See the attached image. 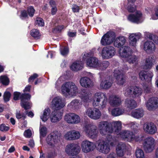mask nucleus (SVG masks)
<instances>
[{
    "label": "nucleus",
    "mask_w": 158,
    "mask_h": 158,
    "mask_svg": "<svg viewBox=\"0 0 158 158\" xmlns=\"http://www.w3.org/2000/svg\"><path fill=\"white\" fill-rule=\"evenodd\" d=\"M61 93L66 97L76 96L78 93V88L75 84L68 81L64 83L61 86Z\"/></svg>",
    "instance_id": "obj_1"
},
{
    "label": "nucleus",
    "mask_w": 158,
    "mask_h": 158,
    "mask_svg": "<svg viewBox=\"0 0 158 158\" xmlns=\"http://www.w3.org/2000/svg\"><path fill=\"white\" fill-rule=\"evenodd\" d=\"M118 136L123 140L130 142L133 141L140 142L143 138V135H135L133 131L128 130L122 131Z\"/></svg>",
    "instance_id": "obj_2"
},
{
    "label": "nucleus",
    "mask_w": 158,
    "mask_h": 158,
    "mask_svg": "<svg viewBox=\"0 0 158 158\" xmlns=\"http://www.w3.org/2000/svg\"><path fill=\"white\" fill-rule=\"evenodd\" d=\"M107 98L106 94L98 92L94 95L92 99V104L94 106H98L103 109L106 107L107 104Z\"/></svg>",
    "instance_id": "obj_3"
},
{
    "label": "nucleus",
    "mask_w": 158,
    "mask_h": 158,
    "mask_svg": "<svg viewBox=\"0 0 158 158\" xmlns=\"http://www.w3.org/2000/svg\"><path fill=\"white\" fill-rule=\"evenodd\" d=\"M83 128L86 135L88 137L92 139L97 138L99 132L96 125L86 122L85 123Z\"/></svg>",
    "instance_id": "obj_4"
},
{
    "label": "nucleus",
    "mask_w": 158,
    "mask_h": 158,
    "mask_svg": "<svg viewBox=\"0 0 158 158\" xmlns=\"http://www.w3.org/2000/svg\"><path fill=\"white\" fill-rule=\"evenodd\" d=\"M20 96L21 100V105L25 110L29 109L31 106V103L27 100L30 99L31 96L28 94L24 93L21 94L17 92H15L14 93V99L17 100L19 99Z\"/></svg>",
    "instance_id": "obj_5"
},
{
    "label": "nucleus",
    "mask_w": 158,
    "mask_h": 158,
    "mask_svg": "<svg viewBox=\"0 0 158 158\" xmlns=\"http://www.w3.org/2000/svg\"><path fill=\"white\" fill-rule=\"evenodd\" d=\"M128 70V68L126 66L123 69V70L119 68H118L114 70V75L116 79V82L118 85H122L125 82V80L124 78L123 75Z\"/></svg>",
    "instance_id": "obj_6"
},
{
    "label": "nucleus",
    "mask_w": 158,
    "mask_h": 158,
    "mask_svg": "<svg viewBox=\"0 0 158 158\" xmlns=\"http://www.w3.org/2000/svg\"><path fill=\"white\" fill-rule=\"evenodd\" d=\"M99 132L102 136L106 135L108 133H111L112 129L110 127V123L106 121L100 122L98 126Z\"/></svg>",
    "instance_id": "obj_7"
},
{
    "label": "nucleus",
    "mask_w": 158,
    "mask_h": 158,
    "mask_svg": "<svg viewBox=\"0 0 158 158\" xmlns=\"http://www.w3.org/2000/svg\"><path fill=\"white\" fill-rule=\"evenodd\" d=\"M81 148L76 144L71 143L67 145L65 148V152L69 156H74L78 155L80 152Z\"/></svg>",
    "instance_id": "obj_8"
},
{
    "label": "nucleus",
    "mask_w": 158,
    "mask_h": 158,
    "mask_svg": "<svg viewBox=\"0 0 158 158\" xmlns=\"http://www.w3.org/2000/svg\"><path fill=\"white\" fill-rule=\"evenodd\" d=\"M143 145V149L146 152H151L154 149L155 140L152 137H148L144 139Z\"/></svg>",
    "instance_id": "obj_9"
},
{
    "label": "nucleus",
    "mask_w": 158,
    "mask_h": 158,
    "mask_svg": "<svg viewBox=\"0 0 158 158\" xmlns=\"http://www.w3.org/2000/svg\"><path fill=\"white\" fill-rule=\"evenodd\" d=\"M65 105V100L61 97L58 96L55 97L52 99L51 106L55 110H59L63 108Z\"/></svg>",
    "instance_id": "obj_10"
},
{
    "label": "nucleus",
    "mask_w": 158,
    "mask_h": 158,
    "mask_svg": "<svg viewBox=\"0 0 158 158\" xmlns=\"http://www.w3.org/2000/svg\"><path fill=\"white\" fill-rule=\"evenodd\" d=\"M116 53L115 48L113 46H108L104 47L101 52L103 59H109L112 58Z\"/></svg>",
    "instance_id": "obj_11"
},
{
    "label": "nucleus",
    "mask_w": 158,
    "mask_h": 158,
    "mask_svg": "<svg viewBox=\"0 0 158 158\" xmlns=\"http://www.w3.org/2000/svg\"><path fill=\"white\" fill-rule=\"evenodd\" d=\"M64 120L67 123L71 124H77L81 122L80 117L73 113L66 114L64 116Z\"/></svg>",
    "instance_id": "obj_12"
},
{
    "label": "nucleus",
    "mask_w": 158,
    "mask_h": 158,
    "mask_svg": "<svg viewBox=\"0 0 158 158\" xmlns=\"http://www.w3.org/2000/svg\"><path fill=\"white\" fill-rule=\"evenodd\" d=\"M95 147L99 152L105 154L108 153L110 151L109 144L103 140H98L96 143Z\"/></svg>",
    "instance_id": "obj_13"
},
{
    "label": "nucleus",
    "mask_w": 158,
    "mask_h": 158,
    "mask_svg": "<svg viewBox=\"0 0 158 158\" xmlns=\"http://www.w3.org/2000/svg\"><path fill=\"white\" fill-rule=\"evenodd\" d=\"M85 114L91 118L95 120L99 119L102 115L101 111L98 109L93 108H87Z\"/></svg>",
    "instance_id": "obj_14"
},
{
    "label": "nucleus",
    "mask_w": 158,
    "mask_h": 158,
    "mask_svg": "<svg viewBox=\"0 0 158 158\" xmlns=\"http://www.w3.org/2000/svg\"><path fill=\"white\" fill-rule=\"evenodd\" d=\"M60 135V134L57 131L52 132L46 138L47 143L51 146L54 145L59 141Z\"/></svg>",
    "instance_id": "obj_15"
},
{
    "label": "nucleus",
    "mask_w": 158,
    "mask_h": 158,
    "mask_svg": "<svg viewBox=\"0 0 158 158\" xmlns=\"http://www.w3.org/2000/svg\"><path fill=\"white\" fill-rule=\"evenodd\" d=\"M144 131L148 134L153 135L156 133L157 128L154 123L151 122H147L144 123L143 125Z\"/></svg>",
    "instance_id": "obj_16"
},
{
    "label": "nucleus",
    "mask_w": 158,
    "mask_h": 158,
    "mask_svg": "<svg viewBox=\"0 0 158 158\" xmlns=\"http://www.w3.org/2000/svg\"><path fill=\"white\" fill-rule=\"evenodd\" d=\"M113 33L110 32H107L102 37L100 43L103 46L109 45L112 44L114 40V37L113 35Z\"/></svg>",
    "instance_id": "obj_17"
},
{
    "label": "nucleus",
    "mask_w": 158,
    "mask_h": 158,
    "mask_svg": "<svg viewBox=\"0 0 158 158\" xmlns=\"http://www.w3.org/2000/svg\"><path fill=\"white\" fill-rule=\"evenodd\" d=\"M144 19L142 13L139 11H137L134 14H131L128 17V19L129 21L136 23H141Z\"/></svg>",
    "instance_id": "obj_18"
},
{
    "label": "nucleus",
    "mask_w": 158,
    "mask_h": 158,
    "mask_svg": "<svg viewBox=\"0 0 158 158\" xmlns=\"http://www.w3.org/2000/svg\"><path fill=\"white\" fill-rule=\"evenodd\" d=\"M96 143L86 140L83 141L81 143V148L82 151L87 153L94 150L95 147Z\"/></svg>",
    "instance_id": "obj_19"
},
{
    "label": "nucleus",
    "mask_w": 158,
    "mask_h": 158,
    "mask_svg": "<svg viewBox=\"0 0 158 158\" xmlns=\"http://www.w3.org/2000/svg\"><path fill=\"white\" fill-rule=\"evenodd\" d=\"M80 97L84 103L89 102L92 100V94L89 90L84 89H81L79 92Z\"/></svg>",
    "instance_id": "obj_20"
},
{
    "label": "nucleus",
    "mask_w": 158,
    "mask_h": 158,
    "mask_svg": "<svg viewBox=\"0 0 158 158\" xmlns=\"http://www.w3.org/2000/svg\"><path fill=\"white\" fill-rule=\"evenodd\" d=\"M142 47L144 51L148 54L154 53L156 49L155 44L150 40H147L144 42Z\"/></svg>",
    "instance_id": "obj_21"
},
{
    "label": "nucleus",
    "mask_w": 158,
    "mask_h": 158,
    "mask_svg": "<svg viewBox=\"0 0 158 158\" xmlns=\"http://www.w3.org/2000/svg\"><path fill=\"white\" fill-rule=\"evenodd\" d=\"M109 102L110 105L113 107L120 106L122 103L121 97L118 95L112 94L109 97Z\"/></svg>",
    "instance_id": "obj_22"
},
{
    "label": "nucleus",
    "mask_w": 158,
    "mask_h": 158,
    "mask_svg": "<svg viewBox=\"0 0 158 158\" xmlns=\"http://www.w3.org/2000/svg\"><path fill=\"white\" fill-rule=\"evenodd\" d=\"M139 77L141 80L145 81L148 82H151L154 76L153 72L151 71L148 72L142 70L139 74Z\"/></svg>",
    "instance_id": "obj_23"
},
{
    "label": "nucleus",
    "mask_w": 158,
    "mask_h": 158,
    "mask_svg": "<svg viewBox=\"0 0 158 158\" xmlns=\"http://www.w3.org/2000/svg\"><path fill=\"white\" fill-rule=\"evenodd\" d=\"M141 34L138 32L129 34V43L130 46L135 47L137 45V42L141 37Z\"/></svg>",
    "instance_id": "obj_24"
},
{
    "label": "nucleus",
    "mask_w": 158,
    "mask_h": 158,
    "mask_svg": "<svg viewBox=\"0 0 158 158\" xmlns=\"http://www.w3.org/2000/svg\"><path fill=\"white\" fill-rule=\"evenodd\" d=\"M80 137L79 131L72 130L66 132L64 135V138L69 140H73L78 139Z\"/></svg>",
    "instance_id": "obj_25"
},
{
    "label": "nucleus",
    "mask_w": 158,
    "mask_h": 158,
    "mask_svg": "<svg viewBox=\"0 0 158 158\" xmlns=\"http://www.w3.org/2000/svg\"><path fill=\"white\" fill-rule=\"evenodd\" d=\"M146 107L149 110H152L158 107V98L152 97L150 98L146 103Z\"/></svg>",
    "instance_id": "obj_26"
},
{
    "label": "nucleus",
    "mask_w": 158,
    "mask_h": 158,
    "mask_svg": "<svg viewBox=\"0 0 158 158\" xmlns=\"http://www.w3.org/2000/svg\"><path fill=\"white\" fill-rule=\"evenodd\" d=\"M110 127L112 129L111 133L114 132L118 135L121 131L122 123L121 121H113L110 123Z\"/></svg>",
    "instance_id": "obj_27"
},
{
    "label": "nucleus",
    "mask_w": 158,
    "mask_h": 158,
    "mask_svg": "<svg viewBox=\"0 0 158 158\" xmlns=\"http://www.w3.org/2000/svg\"><path fill=\"white\" fill-rule=\"evenodd\" d=\"M80 85L86 88H91L94 85L93 81L87 77H82L80 80Z\"/></svg>",
    "instance_id": "obj_28"
},
{
    "label": "nucleus",
    "mask_w": 158,
    "mask_h": 158,
    "mask_svg": "<svg viewBox=\"0 0 158 158\" xmlns=\"http://www.w3.org/2000/svg\"><path fill=\"white\" fill-rule=\"evenodd\" d=\"M155 60L153 56H149L144 60L143 68L145 70H149L152 67Z\"/></svg>",
    "instance_id": "obj_29"
},
{
    "label": "nucleus",
    "mask_w": 158,
    "mask_h": 158,
    "mask_svg": "<svg viewBox=\"0 0 158 158\" xmlns=\"http://www.w3.org/2000/svg\"><path fill=\"white\" fill-rule=\"evenodd\" d=\"M63 115L62 112L60 110H54L51 114L50 119L52 123H56L60 121Z\"/></svg>",
    "instance_id": "obj_30"
},
{
    "label": "nucleus",
    "mask_w": 158,
    "mask_h": 158,
    "mask_svg": "<svg viewBox=\"0 0 158 158\" xmlns=\"http://www.w3.org/2000/svg\"><path fill=\"white\" fill-rule=\"evenodd\" d=\"M99 61L95 57H90L86 60V64L90 68L97 69Z\"/></svg>",
    "instance_id": "obj_31"
},
{
    "label": "nucleus",
    "mask_w": 158,
    "mask_h": 158,
    "mask_svg": "<svg viewBox=\"0 0 158 158\" xmlns=\"http://www.w3.org/2000/svg\"><path fill=\"white\" fill-rule=\"evenodd\" d=\"M131 52L130 47L128 46H124L120 49L119 54L121 57L125 59L131 54Z\"/></svg>",
    "instance_id": "obj_32"
},
{
    "label": "nucleus",
    "mask_w": 158,
    "mask_h": 158,
    "mask_svg": "<svg viewBox=\"0 0 158 158\" xmlns=\"http://www.w3.org/2000/svg\"><path fill=\"white\" fill-rule=\"evenodd\" d=\"M113 83V81L110 78L102 79L100 83V87L101 89H109L112 86Z\"/></svg>",
    "instance_id": "obj_33"
},
{
    "label": "nucleus",
    "mask_w": 158,
    "mask_h": 158,
    "mask_svg": "<svg viewBox=\"0 0 158 158\" xmlns=\"http://www.w3.org/2000/svg\"><path fill=\"white\" fill-rule=\"evenodd\" d=\"M126 37L123 36H120L115 39L114 43V46L118 48H120L123 45L126 43Z\"/></svg>",
    "instance_id": "obj_34"
},
{
    "label": "nucleus",
    "mask_w": 158,
    "mask_h": 158,
    "mask_svg": "<svg viewBox=\"0 0 158 158\" xmlns=\"http://www.w3.org/2000/svg\"><path fill=\"white\" fill-rule=\"evenodd\" d=\"M83 68V64L81 61H76L73 62L70 66V69L73 71H77Z\"/></svg>",
    "instance_id": "obj_35"
},
{
    "label": "nucleus",
    "mask_w": 158,
    "mask_h": 158,
    "mask_svg": "<svg viewBox=\"0 0 158 158\" xmlns=\"http://www.w3.org/2000/svg\"><path fill=\"white\" fill-rule=\"evenodd\" d=\"M108 110L112 116L115 117L121 115L124 112V110L118 107L112 109L109 108Z\"/></svg>",
    "instance_id": "obj_36"
},
{
    "label": "nucleus",
    "mask_w": 158,
    "mask_h": 158,
    "mask_svg": "<svg viewBox=\"0 0 158 158\" xmlns=\"http://www.w3.org/2000/svg\"><path fill=\"white\" fill-rule=\"evenodd\" d=\"M81 103L79 100L74 99L68 104V107L69 109H77L81 107Z\"/></svg>",
    "instance_id": "obj_37"
},
{
    "label": "nucleus",
    "mask_w": 158,
    "mask_h": 158,
    "mask_svg": "<svg viewBox=\"0 0 158 158\" xmlns=\"http://www.w3.org/2000/svg\"><path fill=\"white\" fill-rule=\"evenodd\" d=\"M144 112V111L142 109H136L131 111V115L134 118L139 119L143 116Z\"/></svg>",
    "instance_id": "obj_38"
},
{
    "label": "nucleus",
    "mask_w": 158,
    "mask_h": 158,
    "mask_svg": "<svg viewBox=\"0 0 158 158\" xmlns=\"http://www.w3.org/2000/svg\"><path fill=\"white\" fill-rule=\"evenodd\" d=\"M125 105L127 108L131 109L137 107V103L133 99L127 98L125 102Z\"/></svg>",
    "instance_id": "obj_39"
},
{
    "label": "nucleus",
    "mask_w": 158,
    "mask_h": 158,
    "mask_svg": "<svg viewBox=\"0 0 158 158\" xmlns=\"http://www.w3.org/2000/svg\"><path fill=\"white\" fill-rule=\"evenodd\" d=\"M143 92L142 88L136 86H133V98L139 97Z\"/></svg>",
    "instance_id": "obj_40"
},
{
    "label": "nucleus",
    "mask_w": 158,
    "mask_h": 158,
    "mask_svg": "<svg viewBox=\"0 0 158 158\" xmlns=\"http://www.w3.org/2000/svg\"><path fill=\"white\" fill-rule=\"evenodd\" d=\"M50 113L51 110L49 108L45 109L40 116L41 119L44 122L46 121L48 118Z\"/></svg>",
    "instance_id": "obj_41"
},
{
    "label": "nucleus",
    "mask_w": 158,
    "mask_h": 158,
    "mask_svg": "<svg viewBox=\"0 0 158 158\" xmlns=\"http://www.w3.org/2000/svg\"><path fill=\"white\" fill-rule=\"evenodd\" d=\"M123 92L125 96L133 98V86L125 87L124 88Z\"/></svg>",
    "instance_id": "obj_42"
},
{
    "label": "nucleus",
    "mask_w": 158,
    "mask_h": 158,
    "mask_svg": "<svg viewBox=\"0 0 158 158\" xmlns=\"http://www.w3.org/2000/svg\"><path fill=\"white\" fill-rule=\"evenodd\" d=\"M138 56L130 54L126 58H125L126 60L130 64H136L138 61Z\"/></svg>",
    "instance_id": "obj_43"
},
{
    "label": "nucleus",
    "mask_w": 158,
    "mask_h": 158,
    "mask_svg": "<svg viewBox=\"0 0 158 158\" xmlns=\"http://www.w3.org/2000/svg\"><path fill=\"white\" fill-rule=\"evenodd\" d=\"M40 143L42 144V139L46 135L47 133V128L44 126H40Z\"/></svg>",
    "instance_id": "obj_44"
},
{
    "label": "nucleus",
    "mask_w": 158,
    "mask_h": 158,
    "mask_svg": "<svg viewBox=\"0 0 158 158\" xmlns=\"http://www.w3.org/2000/svg\"><path fill=\"white\" fill-rule=\"evenodd\" d=\"M109 63L108 61H105L101 63L99 61V64L97 69L101 70H103L106 69L109 65Z\"/></svg>",
    "instance_id": "obj_45"
},
{
    "label": "nucleus",
    "mask_w": 158,
    "mask_h": 158,
    "mask_svg": "<svg viewBox=\"0 0 158 158\" xmlns=\"http://www.w3.org/2000/svg\"><path fill=\"white\" fill-rule=\"evenodd\" d=\"M30 34L35 39H40L41 36L39 30L36 29L32 30L31 31Z\"/></svg>",
    "instance_id": "obj_46"
},
{
    "label": "nucleus",
    "mask_w": 158,
    "mask_h": 158,
    "mask_svg": "<svg viewBox=\"0 0 158 158\" xmlns=\"http://www.w3.org/2000/svg\"><path fill=\"white\" fill-rule=\"evenodd\" d=\"M107 141L110 143L111 146H113L116 143L117 140L116 138L112 135H109L106 137Z\"/></svg>",
    "instance_id": "obj_47"
},
{
    "label": "nucleus",
    "mask_w": 158,
    "mask_h": 158,
    "mask_svg": "<svg viewBox=\"0 0 158 158\" xmlns=\"http://www.w3.org/2000/svg\"><path fill=\"white\" fill-rule=\"evenodd\" d=\"M64 77L61 76L56 82L55 87L58 90L61 89L60 85L64 81Z\"/></svg>",
    "instance_id": "obj_48"
},
{
    "label": "nucleus",
    "mask_w": 158,
    "mask_h": 158,
    "mask_svg": "<svg viewBox=\"0 0 158 158\" xmlns=\"http://www.w3.org/2000/svg\"><path fill=\"white\" fill-rule=\"evenodd\" d=\"M127 125L128 127H130L134 132L138 129L139 124L135 122H131Z\"/></svg>",
    "instance_id": "obj_49"
},
{
    "label": "nucleus",
    "mask_w": 158,
    "mask_h": 158,
    "mask_svg": "<svg viewBox=\"0 0 158 158\" xmlns=\"http://www.w3.org/2000/svg\"><path fill=\"white\" fill-rule=\"evenodd\" d=\"M9 79L6 75L1 76V82L4 85H7L9 83Z\"/></svg>",
    "instance_id": "obj_50"
},
{
    "label": "nucleus",
    "mask_w": 158,
    "mask_h": 158,
    "mask_svg": "<svg viewBox=\"0 0 158 158\" xmlns=\"http://www.w3.org/2000/svg\"><path fill=\"white\" fill-rule=\"evenodd\" d=\"M135 156L137 158H144V153L143 151L140 149L136 150L135 152Z\"/></svg>",
    "instance_id": "obj_51"
},
{
    "label": "nucleus",
    "mask_w": 158,
    "mask_h": 158,
    "mask_svg": "<svg viewBox=\"0 0 158 158\" xmlns=\"http://www.w3.org/2000/svg\"><path fill=\"white\" fill-rule=\"evenodd\" d=\"M60 51L61 55L63 56H66L69 53V49L66 47H61L60 48Z\"/></svg>",
    "instance_id": "obj_52"
},
{
    "label": "nucleus",
    "mask_w": 158,
    "mask_h": 158,
    "mask_svg": "<svg viewBox=\"0 0 158 158\" xmlns=\"http://www.w3.org/2000/svg\"><path fill=\"white\" fill-rule=\"evenodd\" d=\"M27 11L29 16L32 17L34 15L35 10L33 6H30L28 7Z\"/></svg>",
    "instance_id": "obj_53"
},
{
    "label": "nucleus",
    "mask_w": 158,
    "mask_h": 158,
    "mask_svg": "<svg viewBox=\"0 0 158 158\" xmlns=\"http://www.w3.org/2000/svg\"><path fill=\"white\" fill-rule=\"evenodd\" d=\"M134 2L128 3V6L127 7V10L129 12H131L134 11L136 10V6L133 4Z\"/></svg>",
    "instance_id": "obj_54"
},
{
    "label": "nucleus",
    "mask_w": 158,
    "mask_h": 158,
    "mask_svg": "<svg viewBox=\"0 0 158 158\" xmlns=\"http://www.w3.org/2000/svg\"><path fill=\"white\" fill-rule=\"evenodd\" d=\"M35 23L36 25L40 26H43L44 25V22L43 19L40 18H37Z\"/></svg>",
    "instance_id": "obj_55"
},
{
    "label": "nucleus",
    "mask_w": 158,
    "mask_h": 158,
    "mask_svg": "<svg viewBox=\"0 0 158 158\" xmlns=\"http://www.w3.org/2000/svg\"><path fill=\"white\" fill-rule=\"evenodd\" d=\"M155 14H152L151 15V19L153 20L158 19V6L155 8Z\"/></svg>",
    "instance_id": "obj_56"
},
{
    "label": "nucleus",
    "mask_w": 158,
    "mask_h": 158,
    "mask_svg": "<svg viewBox=\"0 0 158 158\" xmlns=\"http://www.w3.org/2000/svg\"><path fill=\"white\" fill-rule=\"evenodd\" d=\"M11 96L10 93L9 92H6L4 93L3 98L5 102H8L9 101Z\"/></svg>",
    "instance_id": "obj_57"
},
{
    "label": "nucleus",
    "mask_w": 158,
    "mask_h": 158,
    "mask_svg": "<svg viewBox=\"0 0 158 158\" xmlns=\"http://www.w3.org/2000/svg\"><path fill=\"white\" fill-rule=\"evenodd\" d=\"M124 150L119 149L118 148H117L116 152L117 155L120 157L124 155L123 150Z\"/></svg>",
    "instance_id": "obj_58"
},
{
    "label": "nucleus",
    "mask_w": 158,
    "mask_h": 158,
    "mask_svg": "<svg viewBox=\"0 0 158 158\" xmlns=\"http://www.w3.org/2000/svg\"><path fill=\"white\" fill-rule=\"evenodd\" d=\"M10 129L9 127L6 126L5 124H2L1 125V131L6 132Z\"/></svg>",
    "instance_id": "obj_59"
},
{
    "label": "nucleus",
    "mask_w": 158,
    "mask_h": 158,
    "mask_svg": "<svg viewBox=\"0 0 158 158\" xmlns=\"http://www.w3.org/2000/svg\"><path fill=\"white\" fill-rule=\"evenodd\" d=\"M38 77L36 73H34L33 75L31 76L29 78L28 81L30 82H33L34 80Z\"/></svg>",
    "instance_id": "obj_60"
},
{
    "label": "nucleus",
    "mask_w": 158,
    "mask_h": 158,
    "mask_svg": "<svg viewBox=\"0 0 158 158\" xmlns=\"http://www.w3.org/2000/svg\"><path fill=\"white\" fill-rule=\"evenodd\" d=\"M24 136L27 138H30L31 135V132L30 130L25 131L24 133Z\"/></svg>",
    "instance_id": "obj_61"
},
{
    "label": "nucleus",
    "mask_w": 158,
    "mask_h": 158,
    "mask_svg": "<svg viewBox=\"0 0 158 158\" xmlns=\"http://www.w3.org/2000/svg\"><path fill=\"white\" fill-rule=\"evenodd\" d=\"M126 145L125 144L122 142H119L117 146V148H118L119 149L124 150L126 148Z\"/></svg>",
    "instance_id": "obj_62"
},
{
    "label": "nucleus",
    "mask_w": 158,
    "mask_h": 158,
    "mask_svg": "<svg viewBox=\"0 0 158 158\" xmlns=\"http://www.w3.org/2000/svg\"><path fill=\"white\" fill-rule=\"evenodd\" d=\"M72 10L74 12H78L79 10V7L78 6L76 5H74L73 6Z\"/></svg>",
    "instance_id": "obj_63"
},
{
    "label": "nucleus",
    "mask_w": 158,
    "mask_h": 158,
    "mask_svg": "<svg viewBox=\"0 0 158 158\" xmlns=\"http://www.w3.org/2000/svg\"><path fill=\"white\" fill-rule=\"evenodd\" d=\"M143 87L145 92L146 93L149 92L151 89L150 86L149 85H144Z\"/></svg>",
    "instance_id": "obj_64"
}]
</instances>
